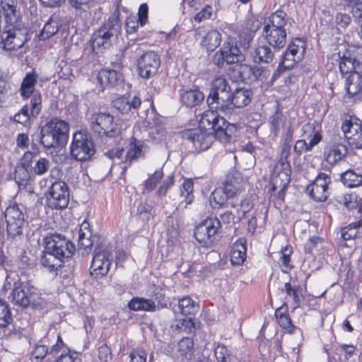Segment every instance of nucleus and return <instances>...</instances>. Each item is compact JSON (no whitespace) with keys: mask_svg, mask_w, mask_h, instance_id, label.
Segmentation results:
<instances>
[{"mask_svg":"<svg viewBox=\"0 0 362 362\" xmlns=\"http://www.w3.org/2000/svg\"><path fill=\"white\" fill-rule=\"evenodd\" d=\"M219 122L224 124L223 117H220L217 112L206 110L201 116L199 127L182 131L180 133L181 137L183 140L192 143L197 151L207 150L214 139L211 132Z\"/></svg>","mask_w":362,"mask_h":362,"instance_id":"nucleus-1","label":"nucleus"},{"mask_svg":"<svg viewBox=\"0 0 362 362\" xmlns=\"http://www.w3.org/2000/svg\"><path fill=\"white\" fill-rule=\"evenodd\" d=\"M69 124L54 117L47 122L40 132V143L46 148L63 146L69 138Z\"/></svg>","mask_w":362,"mask_h":362,"instance_id":"nucleus-2","label":"nucleus"},{"mask_svg":"<svg viewBox=\"0 0 362 362\" xmlns=\"http://www.w3.org/2000/svg\"><path fill=\"white\" fill-rule=\"evenodd\" d=\"M90 127L98 137L113 138L121 133V129L115 121L114 117L107 112H99L93 114L90 118Z\"/></svg>","mask_w":362,"mask_h":362,"instance_id":"nucleus-3","label":"nucleus"},{"mask_svg":"<svg viewBox=\"0 0 362 362\" xmlns=\"http://www.w3.org/2000/svg\"><path fill=\"white\" fill-rule=\"evenodd\" d=\"M28 40V30L23 24L5 25L1 33L0 44L4 49L15 50Z\"/></svg>","mask_w":362,"mask_h":362,"instance_id":"nucleus-4","label":"nucleus"},{"mask_svg":"<svg viewBox=\"0 0 362 362\" xmlns=\"http://www.w3.org/2000/svg\"><path fill=\"white\" fill-rule=\"evenodd\" d=\"M47 204L52 209H64L69 202V188L62 180L52 182L45 193Z\"/></svg>","mask_w":362,"mask_h":362,"instance_id":"nucleus-5","label":"nucleus"},{"mask_svg":"<svg viewBox=\"0 0 362 362\" xmlns=\"http://www.w3.org/2000/svg\"><path fill=\"white\" fill-rule=\"evenodd\" d=\"M123 60L122 56L117 57L115 60L111 61V68L103 69L98 72L97 80L103 88L115 87L124 82Z\"/></svg>","mask_w":362,"mask_h":362,"instance_id":"nucleus-6","label":"nucleus"},{"mask_svg":"<svg viewBox=\"0 0 362 362\" xmlns=\"http://www.w3.org/2000/svg\"><path fill=\"white\" fill-rule=\"evenodd\" d=\"M95 152L94 144L86 134L78 132L73 135L70 146L72 158L78 161H85L90 159Z\"/></svg>","mask_w":362,"mask_h":362,"instance_id":"nucleus-7","label":"nucleus"},{"mask_svg":"<svg viewBox=\"0 0 362 362\" xmlns=\"http://www.w3.org/2000/svg\"><path fill=\"white\" fill-rule=\"evenodd\" d=\"M230 86L228 81L224 77L216 78L207 97V103L211 108L221 112L222 106H224L230 95Z\"/></svg>","mask_w":362,"mask_h":362,"instance_id":"nucleus-8","label":"nucleus"},{"mask_svg":"<svg viewBox=\"0 0 362 362\" xmlns=\"http://www.w3.org/2000/svg\"><path fill=\"white\" fill-rule=\"evenodd\" d=\"M64 346L60 334L48 333L35 345L32 355L34 358L39 360L44 359L47 355L55 356Z\"/></svg>","mask_w":362,"mask_h":362,"instance_id":"nucleus-9","label":"nucleus"},{"mask_svg":"<svg viewBox=\"0 0 362 362\" xmlns=\"http://www.w3.org/2000/svg\"><path fill=\"white\" fill-rule=\"evenodd\" d=\"M43 240L45 250L62 259L71 257L75 251L74 245L61 234H50L45 237Z\"/></svg>","mask_w":362,"mask_h":362,"instance_id":"nucleus-10","label":"nucleus"},{"mask_svg":"<svg viewBox=\"0 0 362 362\" xmlns=\"http://www.w3.org/2000/svg\"><path fill=\"white\" fill-rule=\"evenodd\" d=\"M24 211V207L19 204L10 205L6 209L4 218L8 236L14 238L22 234L25 222Z\"/></svg>","mask_w":362,"mask_h":362,"instance_id":"nucleus-11","label":"nucleus"},{"mask_svg":"<svg viewBox=\"0 0 362 362\" xmlns=\"http://www.w3.org/2000/svg\"><path fill=\"white\" fill-rule=\"evenodd\" d=\"M113 261L112 254L107 248H95L90 267V274L95 279L105 276Z\"/></svg>","mask_w":362,"mask_h":362,"instance_id":"nucleus-12","label":"nucleus"},{"mask_svg":"<svg viewBox=\"0 0 362 362\" xmlns=\"http://www.w3.org/2000/svg\"><path fill=\"white\" fill-rule=\"evenodd\" d=\"M220 226V221L217 218H207L195 228L194 236L197 242L209 247L214 241Z\"/></svg>","mask_w":362,"mask_h":362,"instance_id":"nucleus-13","label":"nucleus"},{"mask_svg":"<svg viewBox=\"0 0 362 362\" xmlns=\"http://www.w3.org/2000/svg\"><path fill=\"white\" fill-rule=\"evenodd\" d=\"M252 92L246 88H237L229 95L228 100L221 107V112L225 115H232L237 113L238 109L247 105L251 101Z\"/></svg>","mask_w":362,"mask_h":362,"instance_id":"nucleus-14","label":"nucleus"},{"mask_svg":"<svg viewBox=\"0 0 362 362\" xmlns=\"http://www.w3.org/2000/svg\"><path fill=\"white\" fill-rule=\"evenodd\" d=\"M330 183V176L320 173L314 182L307 187L306 192L315 202H325L329 196L328 186Z\"/></svg>","mask_w":362,"mask_h":362,"instance_id":"nucleus-15","label":"nucleus"},{"mask_svg":"<svg viewBox=\"0 0 362 362\" xmlns=\"http://www.w3.org/2000/svg\"><path fill=\"white\" fill-rule=\"evenodd\" d=\"M291 168L290 163L279 161L274 165L272 177V190L280 189L284 191L288 185L291 180Z\"/></svg>","mask_w":362,"mask_h":362,"instance_id":"nucleus-16","label":"nucleus"},{"mask_svg":"<svg viewBox=\"0 0 362 362\" xmlns=\"http://www.w3.org/2000/svg\"><path fill=\"white\" fill-rule=\"evenodd\" d=\"M160 64L158 55L154 52H147L138 59V71L141 78H150L158 72Z\"/></svg>","mask_w":362,"mask_h":362,"instance_id":"nucleus-17","label":"nucleus"},{"mask_svg":"<svg viewBox=\"0 0 362 362\" xmlns=\"http://www.w3.org/2000/svg\"><path fill=\"white\" fill-rule=\"evenodd\" d=\"M13 322L11 311L8 304L0 299V337L13 339L21 337V332L16 328L11 329Z\"/></svg>","mask_w":362,"mask_h":362,"instance_id":"nucleus-18","label":"nucleus"},{"mask_svg":"<svg viewBox=\"0 0 362 362\" xmlns=\"http://www.w3.org/2000/svg\"><path fill=\"white\" fill-rule=\"evenodd\" d=\"M127 148L124 160V163L127 165H124L122 168L124 171L127 170V167L129 166L133 161L144 158L148 150V146L144 141L136 138L134 135L130 139Z\"/></svg>","mask_w":362,"mask_h":362,"instance_id":"nucleus-19","label":"nucleus"},{"mask_svg":"<svg viewBox=\"0 0 362 362\" xmlns=\"http://www.w3.org/2000/svg\"><path fill=\"white\" fill-rule=\"evenodd\" d=\"M11 296L12 303L27 308L33 300L32 289L21 281H14Z\"/></svg>","mask_w":362,"mask_h":362,"instance_id":"nucleus-20","label":"nucleus"},{"mask_svg":"<svg viewBox=\"0 0 362 362\" xmlns=\"http://www.w3.org/2000/svg\"><path fill=\"white\" fill-rule=\"evenodd\" d=\"M348 148L341 143H334L327 145L324 149V157L331 165H334L346 158Z\"/></svg>","mask_w":362,"mask_h":362,"instance_id":"nucleus-21","label":"nucleus"},{"mask_svg":"<svg viewBox=\"0 0 362 362\" xmlns=\"http://www.w3.org/2000/svg\"><path fill=\"white\" fill-rule=\"evenodd\" d=\"M200 36H202L200 44L208 52L215 50L221 42V35L216 30H211L206 33L204 28L199 27L196 30V37Z\"/></svg>","mask_w":362,"mask_h":362,"instance_id":"nucleus-22","label":"nucleus"},{"mask_svg":"<svg viewBox=\"0 0 362 362\" xmlns=\"http://www.w3.org/2000/svg\"><path fill=\"white\" fill-rule=\"evenodd\" d=\"M2 9L6 21V25L23 24L20 18V2L13 0H4Z\"/></svg>","mask_w":362,"mask_h":362,"instance_id":"nucleus-23","label":"nucleus"},{"mask_svg":"<svg viewBox=\"0 0 362 362\" xmlns=\"http://www.w3.org/2000/svg\"><path fill=\"white\" fill-rule=\"evenodd\" d=\"M141 104V100L138 96L129 95L120 97L113 100V106L122 114L134 113Z\"/></svg>","mask_w":362,"mask_h":362,"instance_id":"nucleus-24","label":"nucleus"},{"mask_svg":"<svg viewBox=\"0 0 362 362\" xmlns=\"http://www.w3.org/2000/svg\"><path fill=\"white\" fill-rule=\"evenodd\" d=\"M262 35L267 42L275 49L283 48L286 43V30H274L264 28Z\"/></svg>","mask_w":362,"mask_h":362,"instance_id":"nucleus-25","label":"nucleus"},{"mask_svg":"<svg viewBox=\"0 0 362 362\" xmlns=\"http://www.w3.org/2000/svg\"><path fill=\"white\" fill-rule=\"evenodd\" d=\"M221 50L224 54L226 64H235L244 61L245 57L240 49L233 42H225Z\"/></svg>","mask_w":362,"mask_h":362,"instance_id":"nucleus-26","label":"nucleus"},{"mask_svg":"<svg viewBox=\"0 0 362 362\" xmlns=\"http://www.w3.org/2000/svg\"><path fill=\"white\" fill-rule=\"evenodd\" d=\"M246 240L243 238L237 240L232 245L230 256L233 265H241L247 257Z\"/></svg>","mask_w":362,"mask_h":362,"instance_id":"nucleus-27","label":"nucleus"},{"mask_svg":"<svg viewBox=\"0 0 362 362\" xmlns=\"http://www.w3.org/2000/svg\"><path fill=\"white\" fill-rule=\"evenodd\" d=\"M177 357L181 362H189L194 356V341L189 337H183L177 344Z\"/></svg>","mask_w":362,"mask_h":362,"instance_id":"nucleus-28","label":"nucleus"},{"mask_svg":"<svg viewBox=\"0 0 362 362\" xmlns=\"http://www.w3.org/2000/svg\"><path fill=\"white\" fill-rule=\"evenodd\" d=\"M235 130V126L228 123L224 119V124H216V127L211 132L214 139L216 138L221 142H227L230 140Z\"/></svg>","mask_w":362,"mask_h":362,"instance_id":"nucleus-29","label":"nucleus"},{"mask_svg":"<svg viewBox=\"0 0 362 362\" xmlns=\"http://www.w3.org/2000/svg\"><path fill=\"white\" fill-rule=\"evenodd\" d=\"M341 130L349 143L354 136V135L362 130V122L356 117H350L349 119L343 122Z\"/></svg>","mask_w":362,"mask_h":362,"instance_id":"nucleus-30","label":"nucleus"},{"mask_svg":"<svg viewBox=\"0 0 362 362\" xmlns=\"http://www.w3.org/2000/svg\"><path fill=\"white\" fill-rule=\"evenodd\" d=\"M251 66L238 62L230 69L229 75L235 81L249 83Z\"/></svg>","mask_w":362,"mask_h":362,"instance_id":"nucleus-31","label":"nucleus"},{"mask_svg":"<svg viewBox=\"0 0 362 362\" xmlns=\"http://www.w3.org/2000/svg\"><path fill=\"white\" fill-rule=\"evenodd\" d=\"M62 259L45 249L40 259L41 266L49 272L58 270L62 266Z\"/></svg>","mask_w":362,"mask_h":362,"instance_id":"nucleus-32","label":"nucleus"},{"mask_svg":"<svg viewBox=\"0 0 362 362\" xmlns=\"http://www.w3.org/2000/svg\"><path fill=\"white\" fill-rule=\"evenodd\" d=\"M119 16V10L117 7L100 28L107 31L112 37H117L122 30Z\"/></svg>","mask_w":362,"mask_h":362,"instance_id":"nucleus-33","label":"nucleus"},{"mask_svg":"<svg viewBox=\"0 0 362 362\" xmlns=\"http://www.w3.org/2000/svg\"><path fill=\"white\" fill-rule=\"evenodd\" d=\"M204 94L198 89L184 90L180 92V100L187 107H194L203 101Z\"/></svg>","mask_w":362,"mask_h":362,"instance_id":"nucleus-34","label":"nucleus"},{"mask_svg":"<svg viewBox=\"0 0 362 362\" xmlns=\"http://www.w3.org/2000/svg\"><path fill=\"white\" fill-rule=\"evenodd\" d=\"M130 310L134 311L154 312L156 310L155 302L151 299L135 297L128 303Z\"/></svg>","mask_w":362,"mask_h":362,"instance_id":"nucleus-35","label":"nucleus"},{"mask_svg":"<svg viewBox=\"0 0 362 362\" xmlns=\"http://www.w3.org/2000/svg\"><path fill=\"white\" fill-rule=\"evenodd\" d=\"M38 78L35 71L27 73L21 85L20 94L24 98H28L35 90V86Z\"/></svg>","mask_w":362,"mask_h":362,"instance_id":"nucleus-36","label":"nucleus"},{"mask_svg":"<svg viewBox=\"0 0 362 362\" xmlns=\"http://www.w3.org/2000/svg\"><path fill=\"white\" fill-rule=\"evenodd\" d=\"M346 89L350 96L353 97L362 92V75L358 72H353L347 77Z\"/></svg>","mask_w":362,"mask_h":362,"instance_id":"nucleus-37","label":"nucleus"},{"mask_svg":"<svg viewBox=\"0 0 362 362\" xmlns=\"http://www.w3.org/2000/svg\"><path fill=\"white\" fill-rule=\"evenodd\" d=\"M251 56L256 63H270L274 59V53L267 45H258L251 52Z\"/></svg>","mask_w":362,"mask_h":362,"instance_id":"nucleus-38","label":"nucleus"},{"mask_svg":"<svg viewBox=\"0 0 362 362\" xmlns=\"http://www.w3.org/2000/svg\"><path fill=\"white\" fill-rule=\"evenodd\" d=\"M286 13L283 11H276L272 13L268 19V23L264 25V28L274 30H286L285 26L288 18Z\"/></svg>","mask_w":362,"mask_h":362,"instance_id":"nucleus-39","label":"nucleus"},{"mask_svg":"<svg viewBox=\"0 0 362 362\" xmlns=\"http://www.w3.org/2000/svg\"><path fill=\"white\" fill-rule=\"evenodd\" d=\"M112 35L107 31L100 28L96 30L92 37L93 49L104 48L106 49L110 46Z\"/></svg>","mask_w":362,"mask_h":362,"instance_id":"nucleus-40","label":"nucleus"},{"mask_svg":"<svg viewBox=\"0 0 362 362\" xmlns=\"http://www.w3.org/2000/svg\"><path fill=\"white\" fill-rule=\"evenodd\" d=\"M341 182L349 188L356 187L362 185V174L349 169L341 174Z\"/></svg>","mask_w":362,"mask_h":362,"instance_id":"nucleus-41","label":"nucleus"},{"mask_svg":"<svg viewBox=\"0 0 362 362\" xmlns=\"http://www.w3.org/2000/svg\"><path fill=\"white\" fill-rule=\"evenodd\" d=\"M178 309L183 315H194L199 311V305L189 296H184L178 301Z\"/></svg>","mask_w":362,"mask_h":362,"instance_id":"nucleus-42","label":"nucleus"},{"mask_svg":"<svg viewBox=\"0 0 362 362\" xmlns=\"http://www.w3.org/2000/svg\"><path fill=\"white\" fill-rule=\"evenodd\" d=\"M361 221L350 223L341 230V238L345 240L362 237V230H360Z\"/></svg>","mask_w":362,"mask_h":362,"instance_id":"nucleus-43","label":"nucleus"},{"mask_svg":"<svg viewBox=\"0 0 362 362\" xmlns=\"http://www.w3.org/2000/svg\"><path fill=\"white\" fill-rule=\"evenodd\" d=\"M230 197L221 187L216 188L209 197V202L212 207L218 208L222 206Z\"/></svg>","mask_w":362,"mask_h":362,"instance_id":"nucleus-44","label":"nucleus"},{"mask_svg":"<svg viewBox=\"0 0 362 362\" xmlns=\"http://www.w3.org/2000/svg\"><path fill=\"white\" fill-rule=\"evenodd\" d=\"M301 290L300 286L296 284H292L290 282H287L284 284V291L286 294V298L289 297L292 299L295 308L300 305Z\"/></svg>","mask_w":362,"mask_h":362,"instance_id":"nucleus-45","label":"nucleus"},{"mask_svg":"<svg viewBox=\"0 0 362 362\" xmlns=\"http://www.w3.org/2000/svg\"><path fill=\"white\" fill-rule=\"evenodd\" d=\"M59 23L57 21L50 18L49 21L44 25L42 31L39 35L40 40H45L54 35L59 30Z\"/></svg>","mask_w":362,"mask_h":362,"instance_id":"nucleus-46","label":"nucleus"},{"mask_svg":"<svg viewBox=\"0 0 362 362\" xmlns=\"http://www.w3.org/2000/svg\"><path fill=\"white\" fill-rule=\"evenodd\" d=\"M286 50L299 62L302 59L305 50V42L298 38H296L288 45Z\"/></svg>","mask_w":362,"mask_h":362,"instance_id":"nucleus-47","label":"nucleus"},{"mask_svg":"<svg viewBox=\"0 0 362 362\" xmlns=\"http://www.w3.org/2000/svg\"><path fill=\"white\" fill-rule=\"evenodd\" d=\"M276 317L280 327L286 329L290 334L293 332L295 327L292 324L291 317L286 311L281 312V308L277 309L276 310Z\"/></svg>","mask_w":362,"mask_h":362,"instance_id":"nucleus-48","label":"nucleus"},{"mask_svg":"<svg viewBox=\"0 0 362 362\" xmlns=\"http://www.w3.org/2000/svg\"><path fill=\"white\" fill-rule=\"evenodd\" d=\"M30 175L28 168L17 166L14 173V179L18 185L21 187H25L30 180Z\"/></svg>","mask_w":362,"mask_h":362,"instance_id":"nucleus-49","label":"nucleus"},{"mask_svg":"<svg viewBox=\"0 0 362 362\" xmlns=\"http://www.w3.org/2000/svg\"><path fill=\"white\" fill-rule=\"evenodd\" d=\"M269 75V71L259 66H251L249 83L254 81H264Z\"/></svg>","mask_w":362,"mask_h":362,"instance_id":"nucleus-50","label":"nucleus"},{"mask_svg":"<svg viewBox=\"0 0 362 362\" xmlns=\"http://www.w3.org/2000/svg\"><path fill=\"white\" fill-rule=\"evenodd\" d=\"M163 177V173L161 169L156 170L154 173L151 175L145 181L143 193L153 191Z\"/></svg>","mask_w":362,"mask_h":362,"instance_id":"nucleus-51","label":"nucleus"},{"mask_svg":"<svg viewBox=\"0 0 362 362\" xmlns=\"http://www.w3.org/2000/svg\"><path fill=\"white\" fill-rule=\"evenodd\" d=\"M281 253L280 264L282 267V272L287 273L293 268V266L291 264L292 247L290 246H286L281 249Z\"/></svg>","mask_w":362,"mask_h":362,"instance_id":"nucleus-52","label":"nucleus"},{"mask_svg":"<svg viewBox=\"0 0 362 362\" xmlns=\"http://www.w3.org/2000/svg\"><path fill=\"white\" fill-rule=\"evenodd\" d=\"M194 191V182L192 179H185L181 189V196L185 197L187 204H190L193 201L192 192Z\"/></svg>","mask_w":362,"mask_h":362,"instance_id":"nucleus-53","label":"nucleus"},{"mask_svg":"<svg viewBox=\"0 0 362 362\" xmlns=\"http://www.w3.org/2000/svg\"><path fill=\"white\" fill-rule=\"evenodd\" d=\"M172 327L180 332L191 333L195 330V324L193 320L189 317L178 321L175 325H173Z\"/></svg>","mask_w":362,"mask_h":362,"instance_id":"nucleus-54","label":"nucleus"},{"mask_svg":"<svg viewBox=\"0 0 362 362\" xmlns=\"http://www.w3.org/2000/svg\"><path fill=\"white\" fill-rule=\"evenodd\" d=\"M57 74L60 78H69V77L72 75V69L71 65L66 61H60L57 66Z\"/></svg>","mask_w":362,"mask_h":362,"instance_id":"nucleus-55","label":"nucleus"},{"mask_svg":"<svg viewBox=\"0 0 362 362\" xmlns=\"http://www.w3.org/2000/svg\"><path fill=\"white\" fill-rule=\"evenodd\" d=\"M298 62L294 56H293L286 49L282 57L281 62H279V68H284L285 69H290L294 66V65Z\"/></svg>","mask_w":362,"mask_h":362,"instance_id":"nucleus-56","label":"nucleus"},{"mask_svg":"<svg viewBox=\"0 0 362 362\" xmlns=\"http://www.w3.org/2000/svg\"><path fill=\"white\" fill-rule=\"evenodd\" d=\"M50 167V162L46 158H40L38 159L33 168L34 172L37 175H43L45 174Z\"/></svg>","mask_w":362,"mask_h":362,"instance_id":"nucleus-57","label":"nucleus"},{"mask_svg":"<svg viewBox=\"0 0 362 362\" xmlns=\"http://www.w3.org/2000/svg\"><path fill=\"white\" fill-rule=\"evenodd\" d=\"M355 350V346L344 344L337 351L336 354H338L343 359L344 362L354 354Z\"/></svg>","mask_w":362,"mask_h":362,"instance_id":"nucleus-58","label":"nucleus"},{"mask_svg":"<svg viewBox=\"0 0 362 362\" xmlns=\"http://www.w3.org/2000/svg\"><path fill=\"white\" fill-rule=\"evenodd\" d=\"M336 200L338 203L344 205L347 209H354V194L338 195L336 197Z\"/></svg>","mask_w":362,"mask_h":362,"instance_id":"nucleus-59","label":"nucleus"},{"mask_svg":"<svg viewBox=\"0 0 362 362\" xmlns=\"http://www.w3.org/2000/svg\"><path fill=\"white\" fill-rule=\"evenodd\" d=\"M139 21L134 16H128L125 22V28L127 34L134 33L139 28Z\"/></svg>","mask_w":362,"mask_h":362,"instance_id":"nucleus-60","label":"nucleus"},{"mask_svg":"<svg viewBox=\"0 0 362 362\" xmlns=\"http://www.w3.org/2000/svg\"><path fill=\"white\" fill-rule=\"evenodd\" d=\"M351 21L350 16L343 13H337L334 18V22L338 26V29L346 28L350 24Z\"/></svg>","mask_w":362,"mask_h":362,"instance_id":"nucleus-61","label":"nucleus"},{"mask_svg":"<svg viewBox=\"0 0 362 362\" xmlns=\"http://www.w3.org/2000/svg\"><path fill=\"white\" fill-rule=\"evenodd\" d=\"M95 237L92 233H88V236H86L84 233H78V244L84 248L90 247L94 242Z\"/></svg>","mask_w":362,"mask_h":362,"instance_id":"nucleus-62","label":"nucleus"},{"mask_svg":"<svg viewBox=\"0 0 362 362\" xmlns=\"http://www.w3.org/2000/svg\"><path fill=\"white\" fill-rule=\"evenodd\" d=\"M212 14V7L209 5H206L199 12L194 16V21L200 23L204 20L211 18Z\"/></svg>","mask_w":362,"mask_h":362,"instance_id":"nucleus-63","label":"nucleus"},{"mask_svg":"<svg viewBox=\"0 0 362 362\" xmlns=\"http://www.w3.org/2000/svg\"><path fill=\"white\" fill-rule=\"evenodd\" d=\"M147 354L143 349L134 350L130 354V362H146Z\"/></svg>","mask_w":362,"mask_h":362,"instance_id":"nucleus-64","label":"nucleus"}]
</instances>
